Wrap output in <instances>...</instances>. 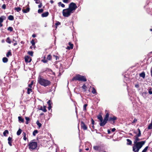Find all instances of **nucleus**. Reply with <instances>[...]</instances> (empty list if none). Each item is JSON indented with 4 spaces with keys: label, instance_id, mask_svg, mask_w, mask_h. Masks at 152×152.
<instances>
[{
    "label": "nucleus",
    "instance_id": "nucleus-31",
    "mask_svg": "<svg viewBox=\"0 0 152 152\" xmlns=\"http://www.w3.org/2000/svg\"><path fill=\"white\" fill-rule=\"evenodd\" d=\"M22 132V130L20 129H19L17 132V134L19 136L20 135L21 132Z\"/></svg>",
    "mask_w": 152,
    "mask_h": 152
},
{
    "label": "nucleus",
    "instance_id": "nucleus-46",
    "mask_svg": "<svg viewBox=\"0 0 152 152\" xmlns=\"http://www.w3.org/2000/svg\"><path fill=\"white\" fill-rule=\"evenodd\" d=\"M33 84V81H31V83H30V84H29L28 85V87H30V88H31L32 85Z\"/></svg>",
    "mask_w": 152,
    "mask_h": 152
},
{
    "label": "nucleus",
    "instance_id": "nucleus-9",
    "mask_svg": "<svg viewBox=\"0 0 152 152\" xmlns=\"http://www.w3.org/2000/svg\"><path fill=\"white\" fill-rule=\"evenodd\" d=\"M31 58L29 56H26L25 57V61L26 63H30L31 61Z\"/></svg>",
    "mask_w": 152,
    "mask_h": 152
},
{
    "label": "nucleus",
    "instance_id": "nucleus-16",
    "mask_svg": "<svg viewBox=\"0 0 152 152\" xmlns=\"http://www.w3.org/2000/svg\"><path fill=\"white\" fill-rule=\"evenodd\" d=\"M6 19V17L4 15L1 16L0 17V23H2L4 20Z\"/></svg>",
    "mask_w": 152,
    "mask_h": 152
},
{
    "label": "nucleus",
    "instance_id": "nucleus-19",
    "mask_svg": "<svg viewBox=\"0 0 152 152\" xmlns=\"http://www.w3.org/2000/svg\"><path fill=\"white\" fill-rule=\"evenodd\" d=\"M9 133V131L8 130H5L3 132V134L4 136L7 137V134H8Z\"/></svg>",
    "mask_w": 152,
    "mask_h": 152
},
{
    "label": "nucleus",
    "instance_id": "nucleus-4",
    "mask_svg": "<svg viewBox=\"0 0 152 152\" xmlns=\"http://www.w3.org/2000/svg\"><path fill=\"white\" fill-rule=\"evenodd\" d=\"M71 80L72 81L78 80L79 81L86 82L87 81V79L85 76L80 74H77L73 77Z\"/></svg>",
    "mask_w": 152,
    "mask_h": 152
},
{
    "label": "nucleus",
    "instance_id": "nucleus-18",
    "mask_svg": "<svg viewBox=\"0 0 152 152\" xmlns=\"http://www.w3.org/2000/svg\"><path fill=\"white\" fill-rule=\"evenodd\" d=\"M30 10V8L29 7H27L26 9H23L22 10V11L23 13H26L29 12Z\"/></svg>",
    "mask_w": 152,
    "mask_h": 152
},
{
    "label": "nucleus",
    "instance_id": "nucleus-33",
    "mask_svg": "<svg viewBox=\"0 0 152 152\" xmlns=\"http://www.w3.org/2000/svg\"><path fill=\"white\" fill-rule=\"evenodd\" d=\"M3 62L4 63H7L8 61V59L6 57H4L2 59Z\"/></svg>",
    "mask_w": 152,
    "mask_h": 152
},
{
    "label": "nucleus",
    "instance_id": "nucleus-21",
    "mask_svg": "<svg viewBox=\"0 0 152 152\" xmlns=\"http://www.w3.org/2000/svg\"><path fill=\"white\" fill-rule=\"evenodd\" d=\"M8 19L10 20H14V17L13 15H10L8 17Z\"/></svg>",
    "mask_w": 152,
    "mask_h": 152
},
{
    "label": "nucleus",
    "instance_id": "nucleus-5",
    "mask_svg": "<svg viewBox=\"0 0 152 152\" xmlns=\"http://www.w3.org/2000/svg\"><path fill=\"white\" fill-rule=\"evenodd\" d=\"M29 149L30 151H34L37 148V143L35 141V140H33L28 144Z\"/></svg>",
    "mask_w": 152,
    "mask_h": 152
},
{
    "label": "nucleus",
    "instance_id": "nucleus-61",
    "mask_svg": "<svg viewBox=\"0 0 152 152\" xmlns=\"http://www.w3.org/2000/svg\"><path fill=\"white\" fill-rule=\"evenodd\" d=\"M17 45V42L16 41H15V43H14L13 44L14 46H15Z\"/></svg>",
    "mask_w": 152,
    "mask_h": 152
},
{
    "label": "nucleus",
    "instance_id": "nucleus-30",
    "mask_svg": "<svg viewBox=\"0 0 152 152\" xmlns=\"http://www.w3.org/2000/svg\"><path fill=\"white\" fill-rule=\"evenodd\" d=\"M23 139L24 140L26 141L27 140V138L26 137V134L25 132H23Z\"/></svg>",
    "mask_w": 152,
    "mask_h": 152
},
{
    "label": "nucleus",
    "instance_id": "nucleus-63",
    "mask_svg": "<svg viewBox=\"0 0 152 152\" xmlns=\"http://www.w3.org/2000/svg\"><path fill=\"white\" fill-rule=\"evenodd\" d=\"M107 132L108 134H110V133L111 132L109 129L107 130Z\"/></svg>",
    "mask_w": 152,
    "mask_h": 152
},
{
    "label": "nucleus",
    "instance_id": "nucleus-7",
    "mask_svg": "<svg viewBox=\"0 0 152 152\" xmlns=\"http://www.w3.org/2000/svg\"><path fill=\"white\" fill-rule=\"evenodd\" d=\"M72 13V12L68 8L64 9L62 11L63 15L64 17H69Z\"/></svg>",
    "mask_w": 152,
    "mask_h": 152
},
{
    "label": "nucleus",
    "instance_id": "nucleus-60",
    "mask_svg": "<svg viewBox=\"0 0 152 152\" xmlns=\"http://www.w3.org/2000/svg\"><path fill=\"white\" fill-rule=\"evenodd\" d=\"M116 130V129L115 128H113V129H111V131L112 132H114V131H115Z\"/></svg>",
    "mask_w": 152,
    "mask_h": 152
},
{
    "label": "nucleus",
    "instance_id": "nucleus-20",
    "mask_svg": "<svg viewBox=\"0 0 152 152\" xmlns=\"http://www.w3.org/2000/svg\"><path fill=\"white\" fill-rule=\"evenodd\" d=\"M12 56V54L11 52V50H10L8 51V52L6 54V56L7 57H9L10 56Z\"/></svg>",
    "mask_w": 152,
    "mask_h": 152
},
{
    "label": "nucleus",
    "instance_id": "nucleus-6",
    "mask_svg": "<svg viewBox=\"0 0 152 152\" xmlns=\"http://www.w3.org/2000/svg\"><path fill=\"white\" fill-rule=\"evenodd\" d=\"M77 8L76 4L72 2L69 4L68 8L73 13Z\"/></svg>",
    "mask_w": 152,
    "mask_h": 152
},
{
    "label": "nucleus",
    "instance_id": "nucleus-41",
    "mask_svg": "<svg viewBox=\"0 0 152 152\" xmlns=\"http://www.w3.org/2000/svg\"><path fill=\"white\" fill-rule=\"evenodd\" d=\"M32 46H34L35 45V42H34V39H32L31 42Z\"/></svg>",
    "mask_w": 152,
    "mask_h": 152
},
{
    "label": "nucleus",
    "instance_id": "nucleus-45",
    "mask_svg": "<svg viewBox=\"0 0 152 152\" xmlns=\"http://www.w3.org/2000/svg\"><path fill=\"white\" fill-rule=\"evenodd\" d=\"M44 112H47V110L46 109V106H44L43 109H42V110Z\"/></svg>",
    "mask_w": 152,
    "mask_h": 152
},
{
    "label": "nucleus",
    "instance_id": "nucleus-8",
    "mask_svg": "<svg viewBox=\"0 0 152 152\" xmlns=\"http://www.w3.org/2000/svg\"><path fill=\"white\" fill-rule=\"evenodd\" d=\"M117 118L115 116H113V117H110L108 118V121H109L111 122V123H112V122H113V124L115 123V121L117 120Z\"/></svg>",
    "mask_w": 152,
    "mask_h": 152
},
{
    "label": "nucleus",
    "instance_id": "nucleus-35",
    "mask_svg": "<svg viewBox=\"0 0 152 152\" xmlns=\"http://www.w3.org/2000/svg\"><path fill=\"white\" fill-rule=\"evenodd\" d=\"M14 10H16L17 12H19L21 10V8L20 7H15L14 9Z\"/></svg>",
    "mask_w": 152,
    "mask_h": 152
},
{
    "label": "nucleus",
    "instance_id": "nucleus-26",
    "mask_svg": "<svg viewBox=\"0 0 152 152\" xmlns=\"http://www.w3.org/2000/svg\"><path fill=\"white\" fill-rule=\"evenodd\" d=\"M58 5L59 7L61 6L62 7H64L65 6V5L62 4L61 2H58Z\"/></svg>",
    "mask_w": 152,
    "mask_h": 152
},
{
    "label": "nucleus",
    "instance_id": "nucleus-13",
    "mask_svg": "<svg viewBox=\"0 0 152 152\" xmlns=\"http://www.w3.org/2000/svg\"><path fill=\"white\" fill-rule=\"evenodd\" d=\"M8 143L9 145L10 146H12V142L13 141V140L12 138L9 137L8 138Z\"/></svg>",
    "mask_w": 152,
    "mask_h": 152
},
{
    "label": "nucleus",
    "instance_id": "nucleus-55",
    "mask_svg": "<svg viewBox=\"0 0 152 152\" xmlns=\"http://www.w3.org/2000/svg\"><path fill=\"white\" fill-rule=\"evenodd\" d=\"M94 120L93 119H91V123L93 125H94Z\"/></svg>",
    "mask_w": 152,
    "mask_h": 152
},
{
    "label": "nucleus",
    "instance_id": "nucleus-17",
    "mask_svg": "<svg viewBox=\"0 0 152 152\" xmlns=\"http://www.w3.org/2000/svg\"><path fill=\"white\" fill-rule=\"evenodd\" d=\"M52 59V56L50 54H49L47 55V62L48 61H51Z\"/></svg>",
    "mask_w": 152,
    "mask_h": 152
},
{
    "label": "nucleus",
    "instance_id": "nucleus-43",
    "mask_svg": "<svg viewBox=\"0 0 152 152\" xmlns=\"http://www.w3.org/2000/svg\"><path fill=\"white\" fill-rule=\"evenodd\" d=\"M148 129H152V123H151L149 124L148 127Z\"/></svg>",
    "mask_w": 152,
    "mask_h": 152
},
{
    "label": "nucleus",
    "instance_id": "nucleus-34",
    "mask_svg": "<svg viewBox=\"0 0 152 152\" xmlns=\"http://www.w3.org/2000/svg\"><path fill=\"white\" fill-rule=\"evenodd\" d=\"M148 93L150 94H152V88L151 87H149L148 88Z\"/></svg>",
    "mask_w": 152,
    "mask_h": 152
},
{
    "label": "nucleus",
    "instance_id": "nucleus-56",
    "mask_svg": "<svg viewBox=\"0 0 152 152\" xmlns=\"http://www.w3.org/2000/svg\"><path fill=\"white\" fill-rule=\"evenodd\" d=\"M60 23L59 22H57L56 23L55 25L56 26H58L60 25Z\"/></svg>",
    "mask_w": 152,
    "mask_h": 152
},
{
    "label": "nucleus",
    "instance_id": "nucleus-2",
    "mask_svg": "<svg viewBox=\"0 0 152 152\" xmlns=\"http://www.w3.org/2000/svg\"><path fill=\"white\" fill-rule=\"evenodd\" d=\"M109 114L108 112L105 115L104 117L103 120V118L100 114L97 116V118L99 119L100 123H99V125L100 126H104L107 123L108 121V118L109 117Z\"/></svg>",
    "mask_w": 152,
    "mask_h": 152
},
{
    "label": "nucleus",
    "instance_id": "nucleus-25",
    "mask_svg": "<svg viewBox=\"0 0 152 152\" xmlns=\"http://www.w3.org/2000/svg\"><path fill=\"white\" fill-rule=\"evenodd\" d=\"M18 121H21V122L23 123L24 122V119L22 118L21 116H19L18 117Z\"/></svg>",
    "mask_w": 152,
    "mask_h": 152
},
{
    "label": "nucleus",
    "instance_id": "nucleus-36",
    "mask_svg": "<svg viewBox=\"0 0 152 152\" xmlns=\"http://www.w3.org/2000/svg\"><path fill=\"white\" fill-rule=\"evenodd\" d=\"M36 124L40 128L42 126V124L41 123L39 122V121H37L36 122Z\"/></svg>",
    "mask_w": 152,
    "mask_h": 152
},
{
    "label": "nucleus",
    "instance_id": "nucleus-44",
    "mask_svg": "<svg viewBox=\"0 0 152 152\" xmlns=\"http://www.w3.org/2000/svg\"><path fill=\"white\" fill-rule=\"evenodd\" d=\"M148 146L146 147L145 148L142 150V152H146L148 148Z\"/></svg>",
    "mask_w": 152,
    "mask_h": 152
},
{
    "label": "nucleus",
    "instance_id": "nucleus-12",
    "mask_svg": "<svg viewBox=\"0 0 152 152\" xmlns=\"http://www.w3.org/2000/svg\"><path fill=\"white\" fill-rule=\"evenodd\" d=\"M45 72H52V73H50L51 75H55V73L54 72H53V71L51 69L49 68H47L46 69V70H45Z\"/></svg>",
    "mask_w": 152,
    "mask_h": 152
},
{
    "label": "nucleus",
    "instance_id": "nucleus-11",
    "mask_svg": "<svg viewBox=\"0 0 152 152\" xmlns=\"http://www.w3.org/2000/svg\"><path fill=\"white\" fill-rule=\"evenodd\" d=\"M68 45L70 46H68L66 49L69 50L73 49L74 46L73 44L71 43L70 42H69L68 43Z\"/></svg>",
    "mask_w": 152,
    "mask_h": 152
},
{
    "label": "nucleus",
    "instance_id": "nucleus-50",
    "mask_svg": "<svg viewBox=\"0 0 152 152\" xmlns=\"http://www.w3.org/2000/svg\"><path fill=\"white\" fill-rule=\"evenodd\" d=\"M88 105L87 104H86L84 105L83 106V110L85 111L86 110V107Z\"/></svg>",
    "mask_w": 152,
    "mask_h": 152
},
{
    "label": "nucleus",
    "instance_id": "nucleus-29",
    "mask_svg": "<svg viewBox=\"0 0 152 152\" xmlns=\"http://www.w3.org/2000/svg\"><path fill=\"white\" fill-rule=\"evenodd\" d=\"M140 76L144 78L145 77V73L144 72H142L140 74Z\"/></svg>",
    "mask_w": 152,
    "mask_h": 152
},
{
    "label": "nucleus",
    "instance_id": "nucleus-27",
    "mask_svg": "<svg viewBox=\"0 0 152 152\" xmlns=\"http://www.w3.org/2000/svg\"><path fill=\"white\" fill-rule=\"evenodd\" d=\"M126 141L127 142V145H132V141L129 139H127Z\"/></svg>",
    "mask_w": 152,
    "mask_h": 152
},
{
    "label": "nucleus",
    "instance_id": "nucleus-53",
    "mask_svg": "<svg viewBox=\"0 0 152 152\" xmlns=\"http://www.w3.org/2000/svg\"><path fill=\"white\" fill-rule=\"evenodd\" d=\"M25 118L26 121H28L30 120V118L29 117H25Z\"/></svg>",
    "mask_w": 152,
    "mask_h": 152
},
{
    "label": "nucleus",
    "instance_id": "nucleus-1",
    "mask_svg": "<svg viewBox=\"0 0 152 152\" xmlns=\"http://www.w3.org/2000/svg\"><path fill=\"white\" fill-rule=\"evenodd\" d=\"M139 137L134 136V144L133 147V152H138L140 149L142 147V146L145 142V141L138 142L140 140L139 138Z\"/></svg>",
    "mask_w": 152,
    "mask_h": 152
},
{
    "label": "nucleus",
    "instance_id": "nucleus-51",
    "mask_svg": "<svg viewBox=\"0 0 152 152\" xmlns=\"http://www.w3.org/2000/svg\"><path fill=\"white\" fill-rule=\"evenodd\" d=\"M39 4L38 5V7L39 8H40L42 6V3L41 2H40Z\"/></svg>",
    "mask_w": 152,
    "mask_h": 152
},
{
    "label": "nucleus",
    "instance_id": "nucleus-54",
    "mask_svg": "<svg viewBox=\"0 0 152 152\" xmlns=\"http://www.w3.org/2000/svg\"><path fill=\"white\" fill-rule=\"evenodd\" d=\"M35 1L36 4H39L40 2L39 0H35Z\"/></svg>",
    "mask_w": 152,
    "mask_h": 152
},
{
    "label": "nucleus",
    "instance_id": "nucleus-49",
    "mask_svg": "<svg viewBox=\"0 0 152 152\" xmlns=\"http://www.w3.org/2000/svg\"><path fill=\"white\" fill-rule=\"evenodd\" d=\"M6 5L5 4H3L2 6V8L4 10H5L6 8Z\"/></svg>",
    "mask_w": 152,
    "mask_h": 152
},
{
    "label": "nucleus",
    "instance_id": "nucleus-47",
    "mask_svg": "<svg viewBox=\"0 0 152 152\" xmlns=\"http://www.w3.org/2000/svg\"><path fill=\"white\" fill-rule=\"evenodd\" d=\"M53 56L55 58L56 60H59V58L58 56H57L53 55Z\"/></svg>",
    "mask_w": 152,
    "mask_h": 152
},
{
    "label": "nucleus",
    "instance_id": "nucleus-39",
    "mask_svg": "<svg viewBox=\"0 0 152 152\" xmlns=\"http://www.w3.org/2000/svg\"><path fill=\"white\" fill-rule=\"evenodd\" d=\"M13 28L12 27L10 26L7 28V30L10 32H12L13 31Z\"/></svg>",
    "mask_w": 152,
    "mask_h": 152
},
{
    "label": "nucleus",
    "instance_id": "nucleus-42",
    "mask_svg": "<svg viewBox=\"0 0 152 152\" xmlns=\"http://www.w3.org/2000/svg\"><path fill=\"white\" fill-rule=\"evenodd\" d=\"M28 54L30 55L31 56H33V51H28Z\"/></svg>",
    "mask_w": 152,
    "mask_h": 152
},
{
    "label": "nucleus",
    "instance_id": "nucleus-52",
    "mask_svg": "<svg viewBox=\"0 0 152 152\" xmlns=\"http://www.w3.org/2000/svg\"><path fill=\"white\" fill-rule=\"evenodd\" d=\"M69 0H63V2L65 3H68L69 2Z\"/></svg>",
    "mask_w": 152,
    "mask_h": 152
},
{
    "label": "nucleus",
    "instance_id": "nucleus-23",
    "mask_svg": "<svg viewBox=\"0 0 152 152\" xmlns=\"http://www.w3.org/2000/svg\"><path fill=\"white\" fill-rule=\"evenodd\" d=\"M41 61L44 63H47V59H46V56H44L43 59H42Z\"/></svg>",
    "mask_w": 152,
    "mask_h": 152
},
{
    "label": "nucleus",
    "instance_id": "nucleus-62",
    "mask_svg": "<svg viewBox=\"0 0 152 152\" xmlns=\"http://www.w3.org/2000/svg\"><path fill=\"white\" fill-rule=\"evenodd\" d=\"M36 37V35L35 34H33L32 35V37H34V38L35 37Z\"/></svg>",
    "mask_w": 152,
    "mask_h": 152
},
{
    "label": "nucleus",
    "instance_id": "nucleus-58",
    "mask_svg": "<svg viewBox=\"0 0 152 152\" xmlns=\"http://www.w3.org/2000/svg\"><path fill=\"white\" fill-rule=\"evenodd\" d=\"M137 120L135 118L134 119L133 121L132 122V123H134L137 121Z\"/></svg>",
    "mask_w": 152,
    "mask_h": 152
},
{
    "label": "nucleus",
    "instance_id": "nucleus-40",
    "mask_svg": "<svg viewBox=\"0 0 152 152\" xmlns=\"http://www.w3.org/2000/svg\"><path fill=\"white\" fill-rule=\"evenodd\" d=\"M44 11V10L42 9H39L38 10V12L40 14L42 12Z\"/></svg>",
    "mask_w": 152,
    "mask_h": 152
},
{
    "label": "nucleus",
    "instance_id": "nucleus-28",
    "mask_svg": "<svg viewBox=\"0 0 152 152\" xmlns=\"http://www.w3.org/2000/svg\"><path fill=\"white\" fill-rule=\"evenodd\" d=\"M6 41L7 43L10 44L11 42V41L9 37H8L7 39L6 40Z\"/></svg>",
    "mask_w": 152,
    "mask_h": 152
},
{
    "label": "nucleus",
    "instance_id": "nucleus-38",
    "mask_svg": "<svg viewBox=\"0 0 152 152\" xmlns=\"http://www.w3.org/2000/svg\"><path fill=\"white\" fill-rule=\"evenodd\" d=\"M38 133V131L37 130H35L33 132V135L35 136L36 134Z\"/></svg>",
    "mask_w": 152,
    "mask_h": 152
},
{
    "label": "nucleus",
    "instance_id": "nucleus-59",
    "mask_svg": "<svg viewBox=\"0 0 152 152\" xmlns=\"http://www.w3.org/2000/svg\"><path fill=\"white\" fill-rule=\"evenodd\" d=\"M135 87L137 88H138L139 87V85L138 84H135Z\"/></svg>",
    "mask_w": 152,
    "mask_h": 152
},
{
    "label": "nucleus",
    "instance_id": "nucleus-3",
    "mask_svg": "<svg viewBox=\"0 0 152 152\" xmlns=\"http://www.w3.org/2000/svg\"><path fill=\"white\" fill-rule=\"evenodd\" d=\"M38 81L40 85L44 87L49 86L51 84L50 81L48 80L43 78L41 76L39 77Z\"/></svg>",
    "mask_w": 152,
    "mask_h": 152
},
{
    "label": "nucleus",
    "instance_id": "nucleus-15",
    "mask_svg": "<svg viewBox=\"0 0 152 152\" xmlns=\"http://www.w3.org/2000/svg\"><path fill=\"white\" fill-rule=\"evenodd\" d=\"M93 148L95 150L100 151L101 150L100 146H94L93 147Z\"/></svg>",
    "mask_w": 152,
    "mask_h": 152
},
{
    "label": "nucleus",
    "instance_id": "nucleus-32",
    "mask_svg": "<svg viewBox=\"0 0 152 152\" xmlns=\"http://www.w3.org/2000/svg\"><path fill=\"white\" fill-rule=\"evenodd\" d=\"M27 91V93L28 94H30V93L32 92V89L31 88H28Z\"/></svg>",
    "mask_w": 152,
    "mask_h": 152
},
{
    "label": "nucleus",
    "instance_id": "nucleus-48",
    "mask_svg": "<svg viewBox=\"0 0 152 152\" xmlns=\"http://www.w3.org/2000/svg\"><path fill=\"white\" fill-rule=\"evenodd\" d=\"M47 103L48 105V106L49 105H51V104H52V103L51 102V100H49L47 102Z\"/></svg>",
    "mask_w": 152,
    "mask_h": 152
},
{
    "label": "nucleus",
    "instance_id": "nucleus-22",
    "mask_svg": "<svg viewBox=\"0 0 152 152\" xmlns=\"http://www.w3.org/2000/svg\"><path fill=\"white\" fill-rule=\"evenodd\" d=\"M137 130H138V133L137 135H135V136H136L137 137H140L141 136V131L139 128H138L137 129Z\"/></svg>",
    "mask_w": 152,
    "mask_h": 152
},
{
    "label": "nucleus",
    "instance_id": "nucleus-24",
    "mask_svg": "<svg viewBox=\"0 0 152 152\" xmlns=\"http://www.w3.org/2000/svg\"><path fill=\"white\" fill-rule=\"evenodd\" d=\"M82 88L83 90V91H86L87 89V87L85 85V84H84L82 86Z\"/></svg>",
    "mask_w": 152,
    "mask_h": 152
},
{
    "label": "nucleus",
    "instance_id": "nucleus-64",
    "mask_svg": "<svg viewBox=\"0 0 152 152\" xmlns=\"http://www.w3.org/2000/svg\"><path fill=\"white\" fill-rule=\"evenodd\" d=\"M2 23H0V27L3 26V24Z\"/></svg>",
    "mask_w": 152,
    "mask_h": 152
},
{
    "label": "nucleus",
    "instance_id": "nucleus-57",
    "mask_svg": "<svg viewBox=\"0 0 152 152\" xmlns=\"http://www.w3.org/2000/svg\"><path fill=\"white\" fill-rule=\"evenodd\" d=\"M52 108L51 105H49L48 106V109L49 110H50L51 109V108Z\"/></svg>",
    "mask_w": 152,
    "mask_h": 152
},
{
    "label": "nucleus",
    "instance_id": "nucleus-14",
    "mask_svg": "<svg viewBox=\"0 0 152 152\" xmlns=\"http://www.w3.org/2000/svg\"><path fill=\"white\" fill-rule=\"evenodd\" d=\"M49 15V12H46L43 13L41 14V16L43 18L46 17H47Z\"/></svg>",
    "mask_w": 152,
    "mask_h": 152
},
{
    "label": "nucleus",
    "instance_id": "nucleus-10",
    "mask_svg": "<svg viewBox=\"0 0 152 152\" xmlns=\"http://www.w3.org/2000/svg\"><path fill=\"white\" fill-rule=\"evenodd\" d=\"M83 130H85L87 129V127L83 121H81L80 124Z\"/></svg>",
    "mask_w": 152,
    "mask_h": 152
},
{
    "label": "nucleus",
    "instance_id": "nucleus-37",
    "mask_svg": "<svg viewBox=\"0 0 152 152\" xmlns=\"http://www.w3.org/2000/svg\"><path fill=\"white\" fill-rule=\"evenodd\" d=\"M91 92L93 94H95L97 93L96 91L94 88L93 87L92 88V91Z\"/></svg>",
    "mask_w": 152,
    "mask_h": 152
}]
</instances>
